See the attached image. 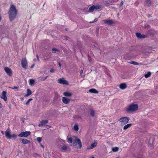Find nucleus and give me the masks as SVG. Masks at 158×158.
Listing matches in <instances>:
<instances>
[{"instance_id": "f257e3e1", "label": "nucleus", "mask_w": 158, "mask_h": 158, "mask_svg": "<svg viewBox=\"0 0 158 158\" xmlns=\"http://www.w3.org/2000/svg\"><path fill=\"white\" fill-rule=\"evenodd\" d=\"M17 14V10L15 6L13 5H11L9 12V17L10 21H13L15 19Z\"/></svg>"}, {"instance_id": "f03ea898", "label": "nucleus", "mask_w": 158, "mask_h": 158, "mask_svg": "<svg viewBox=\"0 0 158 158\" xmlns=\"http://www.w3.org/2000/svg\"><path fill=\"white\" fill-rule=\"evenodd\" d=\"M138 109V105L136 104H131L127 109V111H135Z\"/></svg>"}, {"instance_id": "7ed1b4c3", "label": "nucleus", "mask_w": 158, "mask_h": 158, "mask_svg": "<svg viewBox=\"0 0 158 158\" xmlns=\"http://www.w3.org/2000/svg\"><path fill=\"white\" fill-rule=\"evenodd\" d=\"M21 65L23 68L25 69H27V63L26 58H24L22 59L21 60Z\"/></svg>"}, {"instance_id": "20e7f679", "label": "nucleus", "mask_w": 158, "mask_h": 158, "mask_svg": "<svg viewBox=\"0 0 158 158\" xmlns=\"http://www.w3.org/2000/svg\"><path fill=\"white\" fill-rule=\"evenodd\" d=\"M57 82L58 83L63 85H67L69 84L68 81L65 80L64 78L59 79L57 80Z\"/></svg>"}, {"instance_id": "39448f33", "label": "nucleus", "mask_w": 158, "mask_h": 158, "mask_svg": "<svg viewBox=\"0 0 158 158\" xmlns=\"http://www.w3.org/2000/svg\"><path fill=\"white\" fill-rule=\"evenodd\" d=\"M30 134V132L29 131L22 132L20 134L18 135V136L20 137H26Z\"/></svg>"}, {"instance_id": "423d86ee", "label": "nucleus", "mask_w": 158, "mask_h": 158, "mask_svg": "<svg viewBox=\"0 0 158 158\" xmlns=\"http://www.w3.org/2000/svg\"><path fill=\"white\" fill-rule=\"evenodd\" d=\"M75 142L78 145V148L80 149L82 147V143L81 140L76 137H74Z\"/></svg>"}, {"instance_id": "0eeeda50", "label": "nucleus", "mask_w": 158, "mask_h": 158, "mask_svg": "<svg viewBox=\"0 0 158 158\" xmlns=\"http://www.w3.org/2000/svg\"><path fill=\"white\" fill-rule=\"evenodd\" d=\"M6 93L7 92L6 91H3L0 95V98L3 99L5 101H7Z\"/></svg>"}, {"instance_id": "6e6552de", "label": "nucleus", "mask_w": 158, "mask_h": 158, "mask_svg": "<svg viewBox=\"0 0 158 158\" xmlns=\"http://www.w3.org/2000/svg\"><path fill=\"white\" fill-rule=\"evenodd\" d=\"M119 121L121 123H123L124 124L127 123L129 122V119L127 117H124L121 118Z\"/></svg>"}, {"instance_id": "1a4fd4ad", "label": "nucleus", "mask_w": 158, "mask_h": 158, "mask_svg": "<svg viewBox=\"0 0 158 158\" xmlns=\"http://www.w3.org/2000/svg\"><path fill=\"white\" fill-rule=\"evenodd\" d=\"M4 70L6 73L9 76H11L12 73V70L8 67H6L4 68Z\"/></svg>"}, {"instance_id": "9d476101", "label": "nucleus", "mask_w": 158, "mask_h": 158, "mask_svg": "<svg viewBox=\"0 0 158 158\" xmlns=\"http://www.w3.org/2000/svg\"><path fill=\"white\" fill-rule=\"evenodd\" d=\"M5 135L6 138L9 139L11 138V135H10V129H8L5 131Z\"/></svg>"}, {"instance_id": "9b49d317", "label": "nucleus", "mask_w": 158, "mask_h": 158, "mask_svg": "<svg viewBox=\"0 0 158 158\" xmlns=\"http://www.w3.org/2000/svg\"><path fill=\"white\" fill-rule=\"evenodd\" d=\"M97 142L96 141H94V142L92 143L91 145L87 147L88 149H91L95 148L97 145Z\"/></svg>"}, {"instance_id": "f8f14e48", "label": "nucleus", "mask_w": 158, "mask_h": 158, "mask_svg": "<svg viewBox=\"0 0 158 158\" xmlns=\"http://www.w3.org/2000/svg\"><path fill=\"white\" fill-rule=\"evenodd\" d=\"M103 21L105 24L110 25L114 23V22L111 20H103Z\"/></svg>"}, {"instance_id": "ddd939ff", "label": "nucleus", "mask_w": 158, "mask_h": 158, "mask_svg": "<svg viewBox=\"0 0 158 158\" xmlns=\"http://www.w3.org/2000/svg\"><path fill=\"white\" fill-rule=\"evenodd\" d=\"M62 101L65 104H67L69 103L70 99L65 97H63L62 98Z\"/></svg>"}, {"instance_id": "4468645a", "label": "nucleus", "mask_w": 158, "mask_h": 158, "mask_svg": "<svg viewBox=\"0 0 158 158\" xmlns=\"http://www.w3.org/2000/svg\"><path fill=\"white\" fill-rule=\"evenodd\" d=\"M136 35L137 37L140 38H145L147 36L145 35H142L139 33H137Z\"/></svg>"}, {"instance_id": "2eb2a0df", "label": "nucleus", "mask_w": 158, "mask_h": 158, "mask_svg": "<svg viewBox=\"0 0 158 158\" xmlns=\"http://www.w3.org/2000/svg\"><path fill=\"white\" fill-rule=\"evenodd\" d=\"M48 120H43L39 124L38 126L40 127L44 126L45 124L48 123Z\"/></svg>"}, {"instance_id": "dca6fc26", "label": "nucleus", "mask_w": 158, "mask_h": 158, "mask_svg": "<svg viewBox=\"0 0 158 158\" xmlns=\"http://www.w3.org/2000/svg\"><path fill=\"white\" fill-rule=\"evenodd\" d=\"M127 87V85L125 83H122L119 85V88L122 89H125Z\"/></svg>"}, {"instance_id": "f3484780", "label": "nucleus", "mask_w": 158, "mask_h": 158, "mask_svg": "<svg viewBox=\"0 0 158 158\" xmlns=\"http://www.w3.org/2000/svg\"><path fill=\"white\" fill-rule=\"evenodd\" d=\"M32 94L31 90L29 89H27V94L24 95V97H27L29 95H31Z\"/></svg>"}, {"instance_id": "a211bd4d", "label": "nucleus", "mask_w": 158, "mask_h": 158, "mask_svg": "<svg viewBox=\"0 0 158 158\" xmlns=\"http://www.w3.org/2000/svg\"><path fill=\"white\" fill-rule=\"evenodd\" d=\"M22 143L24 144L29 143H30L31 142L30 141L26 139H22Z\"/></svg>"}, {"instance_id": "6ab92c4d", "label": "nucleus", "mask_w": 158, "mask_h": 158, "mask_svg": "<svg viewBox=\"0 0 158 158\" xmlns=\"http://www.w3.org/2000/svg\"><path fill=\"white\" fill-rule=\"evenodd\" d=\"M63 95L65 96L69 97L71 96L72 94L70 92H65L63 93Z\"/></svg>"}, {"instance_id": "aec40b11", "label": "nucleus", "mask_w": 158, "mask_h": 158, "mask_svg": "<svg viewBox=\"0 0 158 158\" xmlns=\"http://www.w3.org/2000/svg\"><path fill=\"white\" fill-rule=\"evenodd\" d=\"M89 92L91 93L97 94L98 93V91L96 89H90L89 90Z\"/></svg>"}, {"instance_id": "412c9836", "label": "nucleus", "mask_w": 158, "mask_h": 158, "mask_svg": "<svg viewBox=\"0 0 158 158\" xmlns=\"http://www.w3.org/2000/svg\"><path fill=\"white\" fill-rule=\"evenodd\" d=\"M132 124H128L125 125L123 127V129L124 130H126L128 128L130 127Z\"/></svg>"}, {"instance_id": "4be33fe9", "label": "nucleus", "mask_w": 158, "mask_h": 158, "mask_svg": "<svg viewBox=\"0 0 158 158\" xmlns=\"http://www.w3.org/2000/svg\"><path fill=\"white\" fill-rule=\"evenodd\" d=\"M94 10H95L94 8V5H93L89 8V12H93Z\"/></svg>"}, {"instance_id": "5701e85b", "label": "nucleus", "mask_w": 158, "mask_h": 158, "mask_svg": "<svg viewBox=\"0 0 158 158\" xmlns=\"http://www.w3.org/2000/svg\"><path fill=\"white\" fill-rule=\"evenodd\" d=\"M73 129L75 131H77L79 129L78 126L77 124H75L73 127Z\"/></svg>"}, {"instance_id": "b1692460", "label": "nucleus", "mask_w": 158, "mask_h": 158, "mask_svg": "<svg viewBox=\"0 0 158 158\" xmlns=\"http://www.w3.org/2000/svg\"><path fill=\"white\" fill-rule=\"evenodd\" d=\"M35 80L33 79H30L29 80V84L30 85H33L35 83Z\"/></svg>"}, {"instance_id": "393cba45", "label": "nucleus", "mask_w": 158, "mask_h": 158, "mask_svg": "<svg viewBox=\"0 0 158 158\" xmlns=\"http://www.w3.org/2000/svg\"><path fill=\"white\" fill-rule=\"evenodd\" d=\"M119 148L118 147H115L113 148L112 150L113 152H117L118 151Z\"/></svg>"}, {"instance_id": "a878e982", "label": "nucleus", "mask_w": 158, "mask_h": 158, "mask_svg": "<svg viewBox=\"0 0 158 158\" xmlns=\"http://www.w3.org/2000/svg\"><path fill=\"white\" fill-rule=\"evenodd\" d=\"M61 148L63 151H65L67 149V147L66 145H63L61 147Z\"/></svg>"}, {"instance_id": "bb28decb", "label": "nucleus", "mask_w": 158, "mask_h": 158, "mask_svg": "<svg viewBox=\"0 0 158 158\" xmlns=\"http://www.w3.org/2000/svg\"><path fill=\"white\" fill-rule=\"evenodd\" d=\"M101 8V6L99 5H94L95 10H99Z\"/></svg>"}, {"instance_id": "cd10ccee", "label": "nucleus", "mask_w": 158, "mask_h": 158, "mask_svg": "<svg viewBox=\"0 0 158 158\" xmlns=\"http://www.w3.org/2000/svg\"><path fill=\"white\" fill-rule=\"evenodd\" d=\"M151 75V73L150 72H148L147 74H145L144 75V77L146 78H148Z\"/></svg>"}, {"instance_id": "c85d7f7f", "label": "nucleus", "mask_w": 158, "mask_h": 158, "mask_svg": "<svg viewBox=\"0 0 158 158\" xmlns=\"http://www.w3.org/2000/svg\"><path fill=\"white\" fill-rule=\"evenodd\" d=\"M48 77V76H47L44 78H41V77L39 78V80L40 81H44L45 80H46L47 78Z\"/></svg>"}, {"instance_id": "c756f323", "label": "nucleus", "mask_w": 158, "mask_h": 158, "mask_svg": "<svg viewBox=\"0 0 158 158\" xmlns=\"http://www.w3.org/2000/svg\"><path fill=\"white\" fill-rule=\"evenodd\" d=\"M67 139H68V142H70L71 143H72L73 142V139L71 137H70L68 138V137H67Z\"/></svg>"}, {"instance_id": "7c9ffc66", "label": "nucleus", "mask_w": 158, "mask_h": 158, "mask_svg": "<svg viewBox=\"0 0 158 158\" xmlns=\"http://www.w3.org/2000/svg\"><path fill=\"white\" fill-rule=\"evenodd\" d=\"M94 111L92 110H90V115L93 116L94 115Z\"/></svg>"}, {"instance_id": "2f4dec72", "label": "nucleus", "mask_w": 158, "mask_h": 158, "mask_svg": "<svg viewBox=\"0 0 158 158\" xmlns=\"http://www.w3.org/2000/svg\"><path fill=\"white\" fill-rule=\"evenodd\" d=\"M130 63L135 65H138L139 64L138 63L135 61H131L130 62Z\"/></svg>"}, {"instance_id": "473e14b6", "label": "nucleus", "mask_w": 158, "mask_h": 158, "mask_svg": "<svg viewBox=\"0 0 158 158\" xmlns=\"http://www.w3.org/2000/svg\"><path fill=\"white\" fill-rule=\"evenodd\" d=\"M146 3L148 6L150 5L151 4V2L150 0H146Z\"/></svg>"}, {"instance_id": "72a5a7b5", "label": "nucleus", "mask_w": 158, "mask_h": 158, "mask_svg": "<svg viewBox=\"0 0 158 158\" xmlns=\"http://www.w3.org/2000/svg\"><path fill=\"white\" fill-rule=\"evenodd\" d=\"M52 52H53L56 53V52H58V50L57 49L55 48H53L52 49Z\"/></svg>"}, {"instance_id": "f704fd0d", "label": "nucleus", "mask_w": 158, "mask_h": 158, "mask_svg": "<svg viewBox=\"0 0 158 158\" xmlns=\"http://www.w3.org/2000/svg\"><path fill=\"white\" fill-rule=\"evenodd\" d=\"M32 100V98H30L29 99L28 101L26 103V105H27L29 104V102L31 101Z\"/></svg>"}, {"instance_id": "c9c22d12", "label": "nucleus", "mask_w": 158, "mask_h": 158, "mask_svg": "<svg viewBox=\"0 0 158 158\" xmlns=\"http://www.w3.org/2000/svg\"><path fill=\"white\" fill-rule=\"evenodd\" d=\"M17 137V135L15 134H13L12 135H11V138H16Z\"/></svg>"}, {"instance_id": "e433bc0d", "label": "nucleus", "mask_w": 158, "mask_h": 158, "mask_svg": "<svg viewBox=\"0 0 158 158\" xmlns=\"http://www.w3.org/2000/svg\"><path fill=\"white\" fill-rule=\"evenodd\" d=\"M42 140L41 138L40 137H38L37 138V140L39 142H40Z\"/></svg>"}, {"instance_id": "4c0bfd02", "label": "nucleus", "mask_w": 158, "mask_h": 158, "mask_svg": "<svg viewBox=\"0 0 158 158\" xmlns=\"http://www.w3.org/2000/svg\"><path fill=\"white\" fill-rule=\"evenodd\" d=\"M55 70L53 69H51L50 70V72L52 73L54 72Z\"/></svg>"}, {"instance_id": "58836bf2", "label": "nucleus", "mask_w": 158, "mask_h": 158, "mask_svg": "<svg viewBox=\"0 0 158 158\" xmlns=\"http://www.w3.org/2000/svg\"><path fill=\"white\" fill-rule=\"evenodd\" d=\"M11 89H17L18 88V87L17 86H14L13 87H11Z\"/></svg>"}, {"instance_id": "ea45409f", "label": "nucleus", "mask_w": 158, "mask_h": 158, "mask_svg": "<svg viewBox=\"0 0 158 158\" xmlns=\"http://www.w3.org/2000/svg\"><path fill=\"white\" fill-rule=\"evenodd\" d=\"M97 20H98V19H97V18H96V19H94V20L93 21H92V22H91V23H94V22H96Z\"/></svg>"}, {"instance_id": "a19ab883", "label": "nucleus", "mask_w": 158, "mask_h": 158, "mask_svg": "<svg viewBox=\"0 0 158 158\" xmlns=\"http://www.w3.org/2000/svg\"><path fill=\"white\" fill-rule=\"evenodd\" d=\"M83 72V70H81L80 71V74H81Z\"/></svg>"}, {"instance_id": "79ce46f5", "label": "nucleus", "mask_w": 158, "mask_h": 158, "mask_svg": "<svg viewBox=\"0 0 158 158\" xmlns=\"http://www.w3.org/2000/svg\"><path fill=\"white\" fill-rule=\"evenodd\" d=\"M2 105L1 103L0 102V108H2Z\"/></svg>"}, {"instance_id": "37998d69", "label": "nucleus", "mask_w": 158, "mask_h": 158, "mask_svg": "<svg viewBox=\"0 0 158 158\" xmlns=\"http://www.w3.org/2000/svg\"><path fill=\"white\" fill-rule=\"evenodd\" d=\"M40 146L42 147V148H44V146L42 145L41 143H40Z\"/></svg>"}, {"instance_id": "c03bdc74", "label": "nucleus", "mask_w": 158, "mask_h": 158, "mask_svg": "<svg viewBox=\"0 0 158 158\" xmlns=\"http://www.w3.org/2000/svg\"><path fill=\"white\" fill-rule=\"evenodd\" d=\"M58 65H59V66L60 67V68H61V65L60 63H59V62L58 63Z\"/></svg>"}, {"instance_id": "a18cd8bd", "label": "nucleus", "mask_w": 158, "mask_h": 158, "mask_svg": "<svg viewBox=\"0 0 158 158\" xmlns=\"http://www.w3.org/2000/svg\"><path fill=\"white\" fill-rule=\"evenodd\" d=\"M123 1H122L121 2V3L120 5H122L123 4Z\"/></svg>"}, {"instance_id": "49530a36", "label": "nucleus", "mask_w": 158, "mask_h": 158, "mask_svg": "<svg viewBox=\"0 0 158 158\" xmlns=\"http://www.w3.org/2000/svg\"><path fill=\"white\" fill-rule=\"evenodd\" d=\"M36 57H37V58L38 60H39V56L38 55H36Z\"/></svg>"}, {"instance_id": "de8ad7c7", "label": "nucleus", "mask_w": 158, "mask_h": 158, "mask_svg": "<svg viewBox=\"0 0 158 158\" xmlns=\"http://www.w3.org/2000/svg\"><path fill=\"white\" fill-rule=\"evenodd\" d=\"M34 64H33L31 66V68H32L33 67H34Z\"/></svg>"}, {"instance_id": "09e8293b", "label": "nucleus", "mask_w": 158, "mask_h": 158, "mask_svg": "<svg viewBox=\"0 0 158 158\" xmlns=\"http://www.w3.org/2000/svg\"><path fill=\"white\" fill-rule=\"evenodd\" d=\"M1 133L2 134H4V132L3 131H1Z\"/></svg>"}, {"instance_id": "8fccbe9b", "label": "nucleus", "mask_w": 158, "mask_h": 158, "mask_svg": "<svg viewBox=\"0 0 158 158\" xmlns=\"http://www.w3.org/2000/svg\"><path fill=\"white\" fill-rule=\"evenodd\" d=\"M21 100L22 101H23V98H21Z\"/></svg>"}, {"instance_id": "3c124183", "label": "nucleus", "mask_w": 158, "mask_h": 158, "mask_svg": "<svg viewBox=\"0 0 158 158\" xmlns=\"http://www.w3.org/2000/svg\"><path fill=\"white\" fill-rule=\"evenodd\" d=\"M1 16H0V21L1 20Z\"/></svg>"}, {"instance_id": "603ef678", "label": "nucleus", "mask_w": 158, "mask_h": 158, "mask_svg": "<svg viewBox=\"0 0 158 158\" xmlns=\"http://www.w3.org/2000/svg\"><path fill=\"white\" fill-rule=\"evenodd\" d=\"M91 158H95L94 156H92V157H91Z\"/></svg>"}, {"instance_id": "864d4df0", "label": "nucleus", "mask_w": 158, "mask_h": 158, "mask_svg": "<svg viewBox=\"0 0 158 158\" xmlns=\"http://www.w3.org/2000/svg\"><path fill=\"white\" fill-rule=\"evenodd\" d=\"M116 158H119V157H117Z\"/></svg>"}]
</instances>
